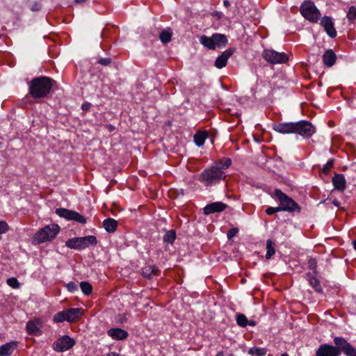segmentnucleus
<instances>
[{"instance_id": "obj_30", "label": "nucleus", "mask_w": 356, "mask_h": 356, "mask_svg": "<svg viewBox=\"0 0 356 356\" xmlns=\"http://www.w3.org/2000/svg\"><path fill=\"white\" fill-rule=\"evenodd\" d=\"M267 353L266 348L252 347L248 350V353L251 355L264 356Z\"/></svg>"}, {"instance_id": "obj_23", "label": "nucleus", "mask_w": 356, "mask_h": 356, "mask_svg": "<svg viewBox=\"0 0 356 356\" xmlns=\"http://www.w3.org/2000/svg\"><path fill=\"white\" fill-rule=\"evenodd\" d=\"M159 270L155 265L147 266L142 269V275L147 279H151L154 275L159 274Z\"/></svg>"}, {"instance_id": "obj_18", "label": "nucleus", "mask_w": 356, "mask_h": 356, "mask_svg": "<svg viewBox=\"0 0 356 356\" xmlns=\"http://www.w3.org/2000/svg\"><path fill=\"white\" fill-rule=\"evenodd\" d=\"M107 334L115 340H124L129 336L126 330L118 327L109 329L107 331Z\"/></svg>"}, {"instance_id": "obj_15", "label": "nucleus", "mask_w": 356, "mask_h": 356, "mask_svg": "<svg viewBox=\"0 0 356 356\" xmlns=\"http://www.w3.org/2000/svg\"><path fill=\"white\" fill-rule=\"evenodd\" d=\"M321 25L331 38H334L337 36V31L334 27V23L330 17L324 16L322 17Z\"/></svg>"}, {"instance_id": "obj_41", "label": "nucleus", "mask_w": 356, "mask_h": 356, "mask_svg": "<svg viewBox=\"0 0 356 356\" xmlns=\"http://www.w3.org/2000/svg\"><path fill=\"white\" fill-rule=\"evenodd\" d=\"M278 211H282L280 207H268L266 209V213L267 215H273Z\"/></svg>"}, {"instance_id": "obj_21", "label": "nucleus", "mask_w": 356, "mask_h": 356, "mask_svg": "<svg viewBox=\"0 0 356 356\" xmlns=\"http://www.w3.org/2000/svg\"><path fill=\"white\" fill-rule=\"evenodd\" d=\"M332 184L335 189L343 191L346 188V180L343 175L336 173L332 177Z\"/></svg>"}, {"instance_id": "obj_10", "label": "nucleus", "mask_w": 356, "mask_h": 356, "mask_svg": "<svg viewBox=\"0 0 356 356\" xmlns=\"http://www.w3.org/2000/svg\"><path fill=\"white\" fill-rule=\"evenodd\" d=\"M55 212L58 216L64 218L67 220H74L82 225H85L87 222L86 218L83 216L73 210L58 208Z\"/></svg>"}, {"instance_id": "obj_13", "label": "nucleus", "mask_w": 356, "mask_h": 356, "mask_svg": "<svg viewBox=\"0 0 356 356\" xmlns=\"http://www.w3.org/2000/svg\"><path fill=\"white\" fill-rule=\"evenodd\" d=\"M235 51L236 49L234 47H230L224 51L221 55L217 57L214 64L215 67L218 69L225 67L227 63V60L232 56Z\"/></svg>"}, {"instance_id": "obj_33", "label": "nucleus", "mask_w": 356, "mask_h": 356, "mask_svg": "<svg viewBox=\"0 0 356 356\" xmlns=\"http://www.w3.org/2000/svg\"><path fill=\"white\" fill-rule=\"evenodd\" d=\"M53 320L56 323H62L65 321H67V314L66 311L63 310L54 314Z\"/></svg>"}, {"instance_id": "obj_38", "label": "nucleus", "mask_w": 356, "mask_h": 356, "mask_svg": "<svg viewBox=\"0 0 356 356\" xmlns=\"http://www.w3.org/2000/svg\"><path fill=\"white\" fill-rule=\"evenodd\" d=\"M308 268L313 270L312 274L317 275V260L315 258L309 259Z\"/></svg>"}, {"instance_id": "obj_46", "label": "nucleus", "mask_w": 356, "mask_h": 356, "mask_svg": "<svg viewBox=\"0 0 356 356\" xmlns=\"http://www.w3.org/2000/svg\"><path fill=\"white\" fill-rule=\"evenodd\" d=\"M91 107V104L89 102H85L82 104L81 108L83 111H88Z\"/></svg>"}, {"instance_id": "obj_36", "label": "nucleus", "mask_w": 356, "mask_h": 356, "mask_svg": "<svg viewBox=\"0 0 356 356\" xmlns=\"http://www.w3.org/2000/svg\"><path fill=\"white\" fill-rule=\"evenodd\" d=\"M346 356H356V348L350 343L343 347L342 351Z\"/></svg>"}, {"instance_id": "obj_19", "label": "nucleus", "mask_w": 356, "mask_h": 356, "mask_svg": "<svg viewBox=\"0 0 356 356\" xmlns=\"http://www.w3.org/2000/svg\"><path fill=\"white\" fill-rule=\"evenodd\" d=\"M67 314V321L74 323L79 320L83 314V310L81 308H70L65 309Z\"/></svg>"}, {"instance_id": "obj_40", "label": "nucleus", "mask_w": 356, "mask_h": 356, "mask_svg": "<svg viewBox=\"0 0 356 356\" xmlns=\"http://www.w3.org/2000/svg\"><path fill=\"white\" fill-rule=\"evenodd\" d=\"M9 229L8 223L5 221H0V235L6 233Z\"/></svg>"}, {"instance_id": "obj_7", "label": "nucleus", "mask_w": 356, "mask_h": 356, "mask_svg": "<svg viewBox=\"0 0 356 356\" xmlns=\"http://www.w3.org/2000/svg\"><path fill=\"white\" fill-rule=\"evenodd\" d=\"M97 239L95 236L90 235L84 237H76L67 240L65 245L71 249L81 250L90 245H96Z\"/></svg>"}, {"instance_id": "obj_55", "label": "nucleus", "mask_w": 356, "mask_h": 356, "mask_svg": "<svg viewBox=\"0 0 356 356\" xmlns=\"http://www.w3.org/2000/svg\"><path fill=\"white\" fill-rule=\"evenodd\" d=\"M1 147V143L0 142V147Z\"/></svg>"}, {"instance_id": "obj_1", "label": "nucleus", "mask_w": 356, "mask_h": 356, "mask_svg": "<svg viewBox=\"0 0 356 356\" xmlns=\"http://www.w3.org/2000/svg\"><path fill=\"white\" fill-rule=\"evenodd\" d=\"M231 165V159L223 157L215 162L211 166L205 168L200 174L198 180L205 187L215 186L226 179L227 175L225 170L229 168Z\"/></svg>"}, {"instance_id": "obj_24", "label": "nucleus", "mask_w": 356, "mask_h": 356, "mask_svg": "<svg viewBox=\"0 0 356 356\" xmlns=\"http://www.w3.org/2000/svg\"><path fill=\"white\" fill-rule=\"evenodd\" d=\"M309 277V282L310 286L318 293H323V289L321 287L319 280L316 278V275L312 274L311 273H307Z\"/></svg>"}, {"instance_id": "obj_29", "label": "nucleus", "mask_w": 356, "mask_h": 356, "mask_svg": "<svg viewBox=\"0 0 356 356\" xmlns=\"http://www.w3.org/2000/svg\"><path fill=\"white\" fill-rule=\"evenodd\" d=\"M334 342L335 346L334 347L337 348L338 350L340 352V354L343 351V347L346 346V344H348L349 343L343 337H335L334 339Z\"/></svg>"}, {"instance_id": "obj_34", "label": "nucleus", "mask_w": 356, "mask_h": 356, "mask_svg": "<svg viewBox=\"0 0 356 356\" xmlns=\"http://www.w3.org/2000/svg\"><path fill=\"white\" fill-rule=\"evenodd\" d=\"M346 17L350 23H353L355 21V19H356V6H351L349 8L348 11L346 15Z\"/></svg>"}, {"instance_id": "obj_16", "label": "nucleus", "mask_w": 356, "mask_h": 356, "mask_svg": "<svg viewBox=\"0 0 356 356\" xmlns=\"http://www.w3.org/2000/svg\"><path fill=\"white\" fill-rule=\"evenodd\" d=\"M227 205L222 202H216L207 204L204 208V213L209 215L214 213L222 212L226 209Z\"/></svg>"}, {"instance_id": "obj_9", "label": "nucleus", "mask_w": 356, "mask_h": 356, "mask_svg": "<svg viewBox=\"0 0 356 356\" xmlns=\"http://www.w3.org/2000/svg\"><path fill=\"white\" fill-rule=\"evenodd\" d=\"M316 131L314 126L307 120L295 122L294 134H300L303 138H310Z\"/></svg>"}, {"instance_id": "obj_5", "label": "nucleus", "mask_w": 356, "mask_h": 356, "mask_svg": "<svg viewBox=\"0 0 356 356\" xmlns=\"http://www.w3.org/2000/svg\"><path fill=\"white\" fill-rule=\"evenodd\" d=\"M60 231V227L56 224H51L45 226L42 229L38 231L33 239L38 243H44L54 239Z\"/></svg>"}, {"instance_id": "obj_32", "label": "nucleus", "mask_w": 356, "mask_h": 356, "mask_svg": "<svg viewBox=\"0 0 356 356\" xmlns=\"http://www.w3.org/2000/svg\"><path fill=\"white\" fill-rule=\"evenodd\" d=\"M80 287L82 292L86 296H89L92 292V286L88 282H81L80 283Z\"/></svg>"}, {"instance_id": "obj_11", "label": "nucleus", "mask_w": 356, "mask_h": 356, "mask_svg": "<svg viewBox=\"0 0 356 356\" xmlns=\"http://www.w3.org/2000/svg\"><path fill=\"white\" fill-rule=\"evenodd\" d=\"M74 344L75 341L73 339L64 335L54 343L53 348L57 352H64L72 348Z\"/></svg>"}, {"instance_id": "obj_54", "label": "nucleus", "mask_w": 356, "mask_h": 356, "mask_svg": "<svg viewBox=\"0 0 356 356\" xmlns=\"http://www.w3.org/2000/svg\"><path fill=\"white\" fill-rule=\"evenodd\" d=\"M334 204L336 205V206H338L339 205V202L337 201H334Z\"/></svg>"}, {"instance_id": "obj_3", "label": "nucleus", "mask_w": 356, "mask_h": 356, "mask_svg": "<svg viewBox=\"0 0 356 356\" xmlns=\"http://www.w3.org/2000/svg\"><path fill=\"white\" fill-rule=\"evenodd\" d=\"M274 195L280 203V206L279 207L282 211L300 213L301 207L298 204L280 189H275Z\"/></svg>"}, {"instance_id": "obj_26", "label": "nucleus", "mask_w": 356, "mask_h": 356, "mask_svg": "<svg viewBox=\"0 0 356 356\" xmlns=\"http://www.w3.org/2000/svg\"><path fill=\"white\" fill-rule=\"evenodd\" d=\"M104 229L109 233L115 232L118 226L117 221L113 218H106L103 222Z\"/></svg>"}, {"instance_id": "obj_49", "label": "nucleus", "mask_w": 356, "mask_h": 356, "mask_svg": "<svg viewBox=\"0 0 356 356\" xmlns=\"http://www.w3.org/2000/svg\"><path fill=\"white\" fill-rule=\"evenodd\" d=\"M223 4L225 7H229L230 6V3L228 0H224Z\"/></svg>"}, {"instance_id": "obj_43", "label": "nucleus", "mask_w": 356, "mask_h": 356, "mask_svg": "<svg viewBox=\"0 0 356 356\" xmlns=\"http://www.w3.org/2000/svg\"><path fill=\"white\" fill-rule=\"evenodd\" d=\"M238 232V229L236 227L230 229L227 232V238L229 239L232 238V237L236 236Z\"/></svg>"}, {"instance_id": "obj_44", "label": "nucleus", "mask_w": 356, "mask_h": 356, "mask_svg": "<svg viewBox=\"0 0 356 356\" xmlns=\"http://www.w3.org/2000/svg\"><path fill=\"white\" fill-rule=\"evenodd\" d=\"M67 288L69 291L74 292L77 289V285L74 282H70L67 284Z\"/></svg>"}, {"instance_id": "obj_2", "label": "nucleus", "mask_w": 356, "mask_h": 356, "mask_svg": "<svg viewBox=\"0 0 356 356\" xmlns=\"http://www.w3.org/2000/svg\"><path fill=\"white\" fill-rule=\"evenodd\" d=\"M56 82L53 79L41 76L28 82L29 95L33 99H42L48 96Z\"/></svg>"}, {"instance_id": "obj_37", "label": "nucleus", "mask_w": 356, "mask_h": 356, "mask_svg": "<svg viewBox=\"0 0 356 356\" xmlns=\"http://www.w3.org/2000/svg\"><path fill=\"white\" fill-rule=\"evenodd\" d=\"M334 159H330L322 168L321 172L325 175H327L330 172L331 168H333L334 165Z\"/></svg>"}, {"instance_id": "obj_42", "label": "nucleus", "mask_w": 356, "mask_h": 356, "mask_svg": "<svg viewBox=\"0 0 356 356\" xmlns=\"http://www.w3.org/2000/svg\"><path fill=\"white\" fill-rule=\"evenodd\" d=\"M98 63L104 66H108L111 63V58H101L98 60Z\"/></svg>"}, {"instance_id": "obj_25", "label": "nucleus", "mask_w": 356, "mask_h": 356, "mask_svg": "<svg viewBox=\"0 0 356 356\" xmlns=\"http://www.w3.org/2000/svg\"><path fill=\"white\" fill-rule=\"evenodd\" d=\"M208 137V132L207 131H198L194 135V142L198 147L204 145L205 140Z\"/></svg>"}, {"instance_id": "obj_47", "label": "nucleus", "mask_w": 356, "mask_h": 356, "mask_svg": "<svg viewBox=\"0 0 356 356\" xmlns=\"http://www.w3.org/2000/svg\"><path fill=\"white\" fill-rule=\"evenodd\" d=\"M106 128L110 132H112V131H113L115 129V127L113 125L111 124H106Z\"/></svg>"}, {"instance_id": "obj_39", "label": "nucleus", "mask_w": 356, "mask_h": 356, "mask_svg": "<svg viewBox=\"0 0 356 356\" xmlns=\"http://www.w3.org/2000/svg\"><path fill=\"white\" fill-rule=\"evenodd\" d=\"M7 284L13 289H18L20 284L15 277L8 278L6 281Z\"/></svg>"}, {"instance_id": "obj_48", "label": "nucleus", "mask_w": 356, "mask_h": 356, "mask_svg": "<svg viewBox=\"0 0 356 356\" xmlns=\"http://www.w3.org/2000/svg\"><path fill=\"white\" fill-rule=\"evenodd\" d=\"M248 325H251V326H254L256 325V322L254 321L250 320V321H248Z\"/></svg>"}, {"instance_id": "obj_20", "label": "nucleus", "mask_w": 356, "mask_h": 356, "mask_svg": "<svg viewBox=\"0 0 356 356\" xmlns=\"http://www.w3.org/2000/svg\"><path fill=\"white\" fill-rule=\"evenodd\" d=\"M41 323L40 319H35L33 321H29L26 323V329L28 334L31 335H37L40 334V330L38 327Z\"/></svg>"}, {"instance_id": "obj_35", "label": "nucleus", "mask_w": 356, "mask_h": 356, "mask_svg": "<svg viewBox=\"0 0 356 356\" xmlns=\"http://www.w3.org/2000/svg\"><path fill=\"white\" fill-rule=\"evenodd\" d=\"M236 323L240 327H245L248 325V320L245 314H238L236 315Z\"/></svg>"}, {"instance_id": "obj_45", "label": "nucleus", "mask_w": 356, "mask_h": 356, "mask_svg": "<svg viewBox=\"0 0 356 356\" xmlns=\"http://www.w3.org/2000/svg\"><path fill=\"white\" fill-rule=\"evenodd\" d=\"M41 8V6L39 3L35 2L31 6V9L33 11H38Z\"/></svg>"}, {"instance_id": "obj_12", "label": "nucleus", "mask_w": 356, "mask_h": 356, "mask_svg": "<svg viewBox=\"0 0 356 356\" xmlns=\"http://www.w3.org/2000/svg\"><path fill=\"white\" fill-rule=\"evenodd\" d=\"M340 352L337 348L329 344H321L316 352V356H339Z\"/></svg>"}, {"instance_id": "obj_4", "label": "nucleus", "mask_w": 356, "mask_h": 356, "mask_svg": "<svg viewBox=\"0 0 356 356\" xmlns=\"http://www.w3.org/2000/svg\"><path fill=\"white\" fill-rule=\"evenodd\" d=\"M200 42L207 49L214 50L216 48L225 47L228 40L224 34L213 33L211 37L204 35H202L200 38Z\"/></svg>"}, {"instance_id": "obj_51", "label": "nucleus", "mask_w": 356, "mask_h": 356, "mask_svg": "<svg viewBox=\"0 0 356 356\" xmlns=\"http://www.w3.org/2000/svg\"><path fill=\"white\" fill-rule=\"evenodd\" d=\"M216 356H224L223 352L220 351L218 353V354Z\"/></svg>"}, {"instance_id": "obj_27", "label": "nucleus", "mask_w": 356, "mask_h": 356, "mask_svg": "<svg viewBox=\"0 0 356 356\" xmlns=\"http://www.w3.org/2000/svg\"><path fill=\"white\" fill-rule=\"evenodd\" d=\"M172 34L173 33L170 28L163 29L159 34V39L163 44L168 43L172 40Z\"/></svg>"}, {"instance_id": "obj_14", "label": "nucleus", "mask_w": 356, "mask_h": 356, "mask_svg": "<svg viewBox=\"0 0 356 356\" xmlns=\"http://www.w3.org/2000/svg\"><path fill=\"white\" fill-rule=\"evenodd\" d=\"M273 129L280 134H294L295 122H278L273 125Z\"/></svg>"}, {"instance_id": "obj_8", "label": "nucleus", "mask_w": 356, "mask_h": 356, "mask_svg": "<svg viewBox=\"0 0 356 356\" xmlns=\"http://www.w3.org/2000/svg\"><path fill=\"white\" fill-rule=\"evenodd\" d=\"M262 56L270 64L285 63L289 60V57L285 53L277 52L273 49H265L262 52Z\"/></svg>"}, {"instance_id": "obj_31", "label": "nucleus", "mask_w": 356, "mask_h": 356, "mask_svg": "<svg viewBox=\"0 0 356 356\" xmlns=\"http://www.w3.org/2000/svg\"><path fill=\"white\" fill-rule=\"evenodd\" d=\"M176 238V232L174 229L168 231L163 236L165 243L172 244Z\"/></svg>"}, {"instance_id": "obj_52", "label": "nucleus", "mask_w": 356, "mask_h": 356, "mask_svg": "<svg viewBox=\"0 0 356 356\" xmlns=\"http://www.w3.org/2000/svg\"><path fill=\"white\" fill-rule=\"evenodd\" d=\"M354 248L356 250V240L353 241Z\"/></svg>"}, {"instance_id": "obj_22", "label": "nucleus", "mask_w": 356, "mask_h": 356, "mask_svg": "<svg viewBox=\"0 0 356 356\" xmlns=\"http://www.w3.org/2000/svg\"><path fill=\"white\" fill-rule=\"evenodd\" d=\"M337 60V56L335 53L332 49H328L325 51V52L323 55V63L327 67H332L334 65Z\"/></svg>"}, {"instance_id": "obj_28", "label": "nucleus", "mask_w": 356, "mask_h": 356, "mask_svg": "<svg viewBox=\"0 0 356 356\" xmlns=\"http://www.w3.org/2000/svg\"><path fill=\"white\" fill-rule=\"evenodd\" d=\"M266 259H270L275 253V243H273L270 239H268L266 241Z\"/></svg>"}, {"instance_id": "obj_53", "label": "nucleus", "mask_w": 356, "mask_h": 356, "mask_svg": "<svg viewBox=\"0 0 356 356\" xmlns=\"http://www.w3.org/2000/svg\"><path fill=\"white\" fill-rule=\"evenodd\" d=\"M281 356H289V355L286 353H282Z\"/></svg>"}, {"instance_id": "obj_50", "label": "nucleus", "mask_w": 356, "mask_h": 356, "mask_svg": "<svg viewBox=\"0 0 356 356\" xmlns=\"http://www.w3.org/2000/svg\"><path fill=\"white\" fill-rule=\"evenodd\" d=\"M76 3H81L86 2L87 0H74Z\"/></svg>"}, {"instance_id": "obj_17", "label": "nucleus", "mask_w": 356, "mask_h": 356, "mask_svg": "<svg viewBox=\"0 0 356 356\" xmlns=\"http://www.w3.org/2000/svg\"><path fill=\"white\" fill-rule=\"evenodd\" d=\"M19 342L12 341L0 346V356H10L17 348Z\"/></svg>"}, {"instance_id": "obj_6", "label": "nucleus", "mask_w": 356, "mask_h": 356, "mask_svg": "<svg viewBox=\"0 0 356 356\" xmlns=\"http://www.w3.org/2000/svg\"><path fill=\"white\" fill-rule=\"evenodd\" d=\"M301 15L311 22H317L321 17V13L314 3L311 0L305 1L300 7Z\"/></svg>"}]
</instances>
